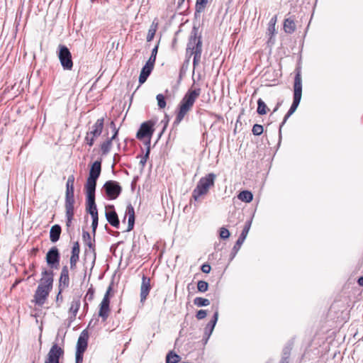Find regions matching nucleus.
<instances>
[{"label": "nucleus", "instance_id": "obj_1", "mask_svg": "<svg viewBox=\"0 0 363 363\" xmlns=\"http://www.w3.org/2000/svg\"><path fill=\"white\" fill-rule=\"evenodd\" d=\"M201 89H189L180 101L176 113L174 125H179L186 115L191 111L194 103L201 94Z\"/></svg>", "mask_w": 363, "mask_h": 363}, {"label": "nucleus", "instance_id": "obj_2", "mask_svg": "<svg viewBox=\"0 0 363 363\" xmlns=\"http://www.w3.org/2000/svg\"><path fill=\"white\" fill-rule=\"evenodd\" d=\"M54 273L52 270L44 269L42 278L34 294V301L38 306H43L49 296L53 286Z\"/></svg>", "mask_w": 363, "mask_h": 363}, {"label": "nucleus", "instance_id": "obj_3", "mask_svg": "<svg viewBox=\"0 0 363 363\" xmlns=\"http://www.w3.org/2000/svg\"><path fill=\"white\" fill-rule=\"evenodd\" d=\"M202 53V40L201 35H199V29L194 26L191 35L189 36L186 49V57L189 62L191 57L194 55L193 66L194 68L197 67L201 61Z\"/></svg>", "mask_w": 363, "mask_h": 363}, {"label": "nucleus", "instance_id": "obj_4", "mask_svg": "<svg viewBox=\"0 0 363 363\" xmlns=\"http://www.w3.org/2000/svg\"><path fill=\"white\" fill-rule=\"evenodd\" d=\"M302 96V79L301 76L300 70H298L294 78V99L293 103L288 111L287 113L285 115L282 123L279 126V134H281V128L284 123L286 122L288 118L296 111L297 109Z\"/></svg>", "mask_w": 363, "mask_h": 363}, {"label": "nucleus", "instance_id": "obj_5", "mask_svg": "<svg viewBox=\"0 0 363 363\" xmlns=\"http://www.w3.org/2000/svg\"><path fill=\"white\" fill-rule=\"evenodd\" d=\"M216 179V175L214 173H209L201 177L192 192V198L198 201L201 196L207 194L210 188L214 186Z\"/></svg>", "mask_w": 363, "mask_h": 363}, {"label": "nucleus", "instance_id": "obj_6", "mask_svg": "<svg viewBox=\"0 0 363 363\" xmlns=\"http://www.w3.org/2000/svg\"><path fill=\"white\" fill-rule=\"evenodd\" d=\"M101 172V161H95L89 170V177L84 185L85 190L96 191V182Z\"/></svg>", "mask_w": 363, "mask_h": 363}, {"label": "nucleus", "instance_id": "obj_7", "mask_svg": "<svg viewBox=\"0 0 363 363\" xmlns=\"http://www.w3.org/2000/svg\"><path fill=\"white\" fill-rule=\"evenodd\" d=\"M57 56L62 68L65 70H72L73 67L72 57L66 45L62 44L58 45Z\"/></svg>", "mask_w": 363, "mask_h": 363}, {"label": "nucleus", "instance_id": "obj_8", "mask_svg": "<svg viewBox=\"0 0 363 363\" xmlns=\"http://www.w3.org/2000/svg\"><path fill=\"white\" fill-rule=\"evenodd\" d=\"M104 118H99L91 126V130L86 133L84 141L89 147L93 146L96 138L101 134L104 128Z\"/></svg>", "mask_w": 363, "mask_h": 363}, {"label": "nucleus", "instance_id": "obj_9", "mask_svg": "<svg viewBox=\"0 0 363 363\" xmlns=\"http://www.w3.org/2000/svg\"><path fill=\"white\" fill-rule=\"evenodd\" d=\"M155 122L152 121H147L141 124L139 130L137 132L136 138L139 140L147 138V140L145 145L146 146H150V139L154 133Z\"/></svg>", "mask_w": 363, "mask_h": 363}, {"label": "nucleus", "instance_id": "obj_10", "mask_svg": "<svg viewBox=\"0 0 363 363\" xmlns=\"http://www.w3.org/2000/svg\"><path fill=\"white\" fill-rule=\"evenodd\" d=\"M102 190L109 200H114L121 194L122 187L118 182L108 180L104 184Z\"/></svg>", "mask_w": 363, "mask_h": 363}, {"label": "nucleus", "instance_id": "obj_11", "mask_svg": "<svg viewBox=\"0 0 363 363\" xmlns=\"http://www.w3.org/2000/svg\"><path fill=\"white\" fill-rule=\"evenodd\" d=\"M74 177L69 176L66 184L65 192V207L74 208Z\"/></svg>", "mask_w": 363, "mask_h": 363}, {"label": "nucleus", "instance_id": "obj_12", "mask_svg": "<svg viewBox=\"0 0 363 363\" xmlns=\"http://www.w3.org/2000/svg\"><path fill=\"white\" fill-rule=\"evenodd\" d=\"M64 349L54 343L47 354L45 363H60V359L64 356Z\"/></svg>", "mask_w": 363, "mask_h": 363}, {"label": "nucleus", "instance_id": "obj_13", "mask_svg": "<svg viewBox=\"0 0 363 363\" xmlns=\"http://www.w3.org/2000/svg\"><path fill=\"white\" fill-rule=\"evenodd\" d=\"M95 192L96 191L94 190H85L86 211L91 217L98 216V211L95 202Z\"/></svg>", "mask_w": 363, "mask_h": 363}, {"label": "nucleus", "instance_id": "obj_14", "mask_svg": "<svg viewBox=\"0 0 363 363\" xmlns=\"http://www.w3.org/2000/svg\"><path fill=\"white\" fill-rule=\"evenodd\" d=\"M46 262L52 269H58L60 266V254L57 247H51L46 254Z\"/></svg>", "mask_w": 363, "mask_h": 363}, {"label": "nucleus", "instance_id": "obj_15", "mask_svg": "<svg viewBox=\"0 0 363 363\" xmlns=\"http://www.w3.org/2000/svg\"><path fill=\"white\" fill-rule=\"evenodd\" d=\"M250 227H251V221L248 220L245 223L241 234L240 235L238 240L236 241L235 244L234 245V246L233 247L232 252H231V257H232L231 259L235 257V255L240 250L242 243L244 242L245 240L246 239V238L247 236V234L249 233Z\"/></svg>", "mask_w": 363, "mask_h": 363}, {"label": "nucleus", "instance_id": "obj_16", "mask_svg": "<svg viewBox=\"0 0 363 363\" xmlns=\"http://www.w3.org/2000/svg\"><path fill=\"white\" fill-rule=\"evenodd\" d=\"M105 216L110 225L116 228H119L120 221L113 205L106 206Z\"/></svg>", "mask_w": 363, "mask_h": 363}, {"label": "nucleus", "instance_id": "obj_17", "mask_svg": "<svg viewBox=\"0 0 363 363\" xmlns=\"http://www.w3.org/2000/svg\"><path fill=\"white\" fill-rule=\"evenodd\" d=\"M82 238L85 245L89 248V251L86 250L85 255L86 256H88L89 254H92L93 263H94L96 260L94 240L92 241L90 233L85 230H83L82 232Z\"/></svg>", "mask_w": 363, "mask_h": 363}, {"label": "nucleus", "instance_id": "obj_18", "mask_svg": "<svg viewBox=\"0 0 363 363\" xmlns=\"http://www.w3.org/2000/svg\"><path fill=\"white\" fill-rule=\"evenodd\" d=\"M151 289L150 279L143 275L140 286V301L144 302Z\"/></svg>", "mask_w": 363, "mask_h": 363}, {"label": "nucleus", "instance_id": "obj_19", "mask_svg": "<svg viewBox=\"0 0 363 363\" xmlns=\"http://www.w3.org/2000/svg\"><path fill=\"white\" fill-rule=\"evenodd\" d=\"M89 334L86 330H84L77 340L76 351L84 352L88 345Z\"/></svg>", "mask_w": 363, "mask_h": 363}, {"label": "nucleus", "instance_id": "obj_20", "mask_svg": "<svg viewBox=\"0 0 363 363\" xmlns=\"http://www.w3.org/2000/svg\"><path fill=\"white\" fill-rule=\"evenodd\" d=\"M110 301H107L106 298H103L99 311V316L102 318L103 321H106L109 315L110 312Z\"/></svg>", "mask_w": 363, "mask_h": 363}, {"label": "nucleus", "instance_id": "obj_21", "mask_svg": "<svg viewBox=\"0 0 363 363\" xmlns=\"http://www.w3.org/2000/svg\"><path fill=\"white\" fill-rule=\"evenodd\" d=\"M69 269H68L67 266H64L61 270L58 287H62V288L66 289L69 286Z\"/></svg>", "mask_w": 363, "mask_h": 363}, {"label": "nucleus", "instance_id": "obj_22", "mask_svg": "<svg viewBox=\"0 0 363 363\" xmlns=\"http://www.w3.org/2000/svg\"><path fill=\"white\" fill-rule=\"evenodd\" d=\"M125 215L128 216L127 232L133 229L135 225V210L132 204L129 203L126 207Z\"/></svg>", "mask_w": 363, "mask_h": 363}, {"label": "nucleus", "instance_id": "obj_23", "mask_svg": "<svg viewBox=\"0 0 363 363\" xmlns=\"http://www.w3.org/2000/svg\"><path fill=\"white\" fill-rule=\"evenodd\" d=\"M154 68V65L149 64L146 62V64L143 66L141 69L140 76H139V83L140 84L145 83L147 79V77L151 74L152 69Z\"/></svg>", "mask_w": 363, "mask_h": 363}, {"label": "nucleus", "instance_id": "obj_24", "mask_svg": "<svg viewBox=\"0 0 363 363\" xmlns=\"http://www.w3.org/2000/svg\"><path fill=\"white\" fill-rule=\"evenodd\" d=\"M218 318V312L216 311L213 314L212 320H210V322L207 324L206 327L205 328L204 335L206 336V340L209 338L211 336L215 325L217 323Z\"/></svg>", "mask_w": 363, "mask_h": 363}, {"label": "nucleus", "instance_id": "obj_25", "mask_svg": "<svg viewBox=\"0 0 363 363\" xmlns=\"http://www.w3.org/2000/svg\"><path fill=\"white\" fill-rule=\"evenodd\" d=\"M62 232L61 226L58 224L52 225L50 230V239L52 242L59 240Z\"/></svg>", "mask_w": 363, "mask_h": 363}, {"label": "nucleus", "instance_id": "obj_26", "mask_svg": "<svg viewBox=\"0 0 363 363\" xmlns=\"http://www.w3.org/2000/svg\"><path fill=\"white\" fill-rule=\"evenodd\" d=\"M296 24L294 19L286 18L284 22V30L286 33L291 34L296 30Z\"/></svg>", "mask_w": 363, "mask_h": 363}, {"label": "nucleus", "instance_id": "obj_27", "mask_svg": "<svg viewBox=\"0 0 363 363\" xmlns=\"http://www.w3.org/2000/svg\"><path fill=\"white\" fill-rule=\"evenodd\" d=\"M238 198L245 203H250L253 199V194L248 190H244L239 193Z\"/></svg>", "mask_w": 363, "mask_h": 363}, {"label": "nucleus", "instance_id": "obj_28", "mask_svg": "<svg viewBox=\"0 0 363 363\" xmlns=\"http://www.w3.org/2000/svg\"><path fill=\"white\" fill-rule=\"evenodd\" d=\"M80 304L81 303L79 297L73 298L69 308V312L72 313L74 318H75L77 315V313L80 307Z\"/></svg>", "mask_w": 363, "mask_h": 363}, {"label": "nucleus", "instance_id": "obj_29", "mask_svg": "<svg viewBox=\"0 0 363 363\" xmlns=\"http://www.w3.org/2000/svg\"><path fill=\"white\" fill-rule=\"evenodd\" d=\"M113 140L108 138L101 144V150L103 155H106L110 152Z\"/></svg>", "mask_w": 363, "mask_h": 363}, {"label": "nucleus", "instance_id": "obj_30", "mask_svg": "<svg viewBox=\"0 0 363 363\" xmlns=\"http://www.w3.org/2000/svg\"><path fill=\"white\" fill-rule=\"evenodd\" d=\"M66 210V225L67 228H69L72 225V221L73 220V217L74 215V208L65 207Z\"/></svg>", "mask_w": 363, "mask_h": 363}, {"label": "nucleus", "instance_id": "obj_31", "mask_svg": "<svg viewBox=\"0 0 363 363\" xmlns=\"http://www.w3.org/2000/svg\"><path fill=\"white\" fill-rule=\"evenodd\" d=\"M291 346H286L282 351V357L280 360V363H289V359L291 355Z\"/></svg>", "mask_w": 363, "mask_h": 363}, {"label": "nucleus", "instance_id": "obj_32", "mask_svg": "<svg viewBox=\"0 0 363 363\" xmlns=\"http://www.w3.org/2000/svg\"><path fill=\"white\" fill-rule=\"evenodd\" d=\"M79 253H80V246L79 242H75L73 244L72 248V255L70 258L79 260Z\"/></svg>", "mask_w": 363, "mask_h": 363}, {"label": "nucleus", "instance_id": "obj_33", "mask_svg": "<svg viewBox=\"0 0 363 363\" xmlns=\"http://www.w3.org/2000/svg\"><path fill=\"white\" fill-rule=\"evenodd\" d=\"M181 359V357L177 354L169 352L166 357V363H178Z\"/></svg>", "mask_w": 363, "mask_h": 363}, {"label": "nucleus", "instance_id": "obj_34", "mask_svg": "<svg viewBox=\"0 0 363 363\" xmlns=\"http://www.w3.org/2000/svg\"><path fill=\"white\" fill-rule=\"evenodd\" d=\"M268 108L266 104L263 101L262 99H259L257 100V111L259 115H264L267 113Z\"/></svg>", "mask_w": 363, "mask_h": 363}, {"label": "nucleus", "instance_id": "obj_35", "mask_svg": "<svg viewBox=\"0 0 363 363\" xmlns=\"http://www.w3.org/2000/svg\"><path fill=\"white\" fill-rule=\"evenodd\" d=\"M194 303L198 307H202L208 306L210 304V301L207 298L196 297L194 300Z\"/></svg>", "mask_w": 363, "mask_h": 363}, {"label": "nucleus", "instance_id": "obj_36", "mask_svg": "<svg viewBox=\"0 0 363 363\" xmlns=\"http://www.w3.org/2000/svg\"><path fill=\"white\" fill-rule=\"evenodd\" d=\"M156 99L157 101V106L160 109H163L166 107L167 103L165 100V97L163 94H159L156 96Z\"/></svg>", "mask_w": 363, "mask_h": 363}, {"label": "nucleus", "instance_id": "obj_37", "mask_svg": "<svg viewBox=\"0 0 363 363\" xmlns=\"http://www.w3.org/2000/svg\"><path fill=\"white\" fill-rule=\"evenodd\" d=\"M208 3V0H196V11L198 13L202 12L206 4Z\"/></svg>", "mask_w": 363, "mask_h": 363}, {"label": "nucleus", "instance_id": "obj_38", "mask_svg": "<svg viewBox=\"0 0 363 363\" xmlns=\"http://www.w3.org/2000/svg\"><path fill=\"white\" fill-rule=\"evenodd\" d=\"M197 289L199 292H206L208 289V284L206 281H199L197 283Z\"/></svg>", "mask_w": 363, "mask_h": 363}, {"label": "nucleus", "instance_id": "obj_39", "mask_svg": "<svg viewBox=\"0 0 363 363\" xmlns=\"http://www.w3.org/2000/svg\"><path fill=\"white\" fill-rule=\"evenodd\" d=\"M150 153V146H147L145 154L141 157V160L140 161V165L143 168L145 166L147 159L149 158V155Z\"/></svg>", "mask_w": 363, "mask_h": 363}, {"label": "nucleus", "instance_id": "obj_40", "mask_svg": "<svg viewBox=\"0 0 363 363\" xmlns=\"http://www.w3.org/2000/svg\"><path fill=\"white\" fill-rule=\"evenodd\" d=\"M264 130L263 126L259 124H255L252 127V132L255 135H260Z\"/></svg>", "mask_w": 363, "mask_h": 363}, {"label": "nucleus", "instance_id": "obj_41", "mask_svg": "<svg viewBox=\"0 0 363 363\" xmlns=\"http://www.w3.org/2000/svg\"><path fill=\"white\" fill-rule=\"evenodd\" d=\"M157 49H158V46L156 45L152 50V53H151V55L149 58V60H147V62H148L150 65L152 64V65H155V60H156V56H157Z\"/></svg>", "mask_w": 363, "mask_h": 363}, {"label": "nucleus", "instance_id": "obj_42", "mask_svg": "<svg viewBox=\"0 0 363 363\" xmlns=\"http://www.w3.org/2000/svg\"><path fill=\"white\" fill-rule=\"evenodd\" d=\"M230 232L227 228L224 227L220 228L219 235L221 239H228L230 237Z\"/></svg>", "mask_w": 363, "mask_h": 363}, {"label": "nucleus", "instance_id": "obj_43", "mask_svg": "<svg viewBox=\"0 0 363 363\" xmlns=\"http://www.w3.org/2000/svg\"><path fill=\"white\" fill-rule=\"evenodd\" d=\"M59 291L56 296V304L57 307H60L61 303L63 301V296H62V291L65 289V288L58 287Z\"/></svg>", "mask_w": 363, "mask_h": 363}, {"label": "nucleus", "instance_id": "obj_44", "mask_svg": "<svg viewBox=\"0 0 363 363\" xmlns=\"http://www.w3.org/2000/svg\"><path fill=\"white\" fill-rule=\"evenodd\" d=\"M91 218H92V224H91L92 233L94 234V236H95L96 230V228L98 226L99 216H94Z\"/></svg>", "mask_w": 363, "mask_h": 363}, {"label": "nucleus", "instance_id": "obj_45", "mask_svg": "<svg viewBox=\"0 0 363 363\" xmlns=\"http://www.w3.org/2000/svg\"><path fill=\"white\" fill-rule=\"evenodd\" d=\"M84 352L76 351L75 354V363H82Z\"/></svg>", "mask_w": 363, "mask_h": 363}, {"label": "nucleus", "instance_id": "obj_46", "mask_svg": "<svg viewBox=\"0 0 363 363\" xmlns=\"http://www.w3.org/2000/svg\"><path fill=\"white\" fill-rule=\"evenodd\" d=\"M207 315V313H206V311L205 310H199L196 314V317L198 320H202L204 318H206Z\"/></svg>", "mask_w": 363, "mask_h": 363}, {"label": "nucleus", "instance_id": "obj_47", "mask_svg": "<svg viewBox=\"0 0 363 363\" xmlns=\"http://www.w3.org/2000/svg\"><path fill=\"white\" fill-rule=\"evenodd\" d=\"M94 293V291L92 288L89 289L85 296V299H87L88 301H91L93 299Z\"/></svg>", "mask_w": 363, "mask_h": 363}, {"label": "nucleus", "instance_id": "obj_48", "mask_svg": "<svg viewBox=\"0 0 363 363\" xmlns=\"http://www.w3.org/2000/svg\"><path fill=\"white\" fill-rule=\"evenodd\" d=\"M201 269L203 273L208 274L211 272V267L208 263H205L201 266Z\"/></svg>", "mask_w": 363, "mask_h": 363}, {"label": "nucleus", "instance_id": "obj_49", "mask_svg": "<svg viewBox=\"0 0 363 363\" xmlns=\"http://www.w3.org/2000/svg\"><path fill=\"white\" fill-rule=\"evenodd\" d=\"M112 286H113V283H111V284L108 286V289H107V290H106V294H105V295H104V298H106L107 301H110L111 292V291H112V289H113Z\"/></svg>", "mask_w": 363, "mask_h": 363}, {"label": "nucleus", "instance_id": "obj_50", "mask_svg": "<svg viewBox=\"0 0 363 363\" xmlns=\"http://www.w3.org/2000/svg\"><path fill=\"white\" fill-rule=\"evenodd\" d=\"M155 32L156 30L154 29V30H152V29H150L149 31H148V33H147V42H150L151 41L155 35Z\"/></svg>", "mask_w": 363, "mask_h": 363}, {"label": "nucleus", "instance_id": "obj_51", "mask_svg": "<svg viewBox=\"0 0 363 363\" xmlns=\"http://www.w3.org/2000/svg\"><path fill=\"white\" fill-rule=\"evenodd\" d=\"M79 260H77V259H69V263H70V268L72 269H74L76 268V266H77V263Z\"/></svg>", "mask_w": 363, "mask_h": 363}, {"label": "nucleus", "instance_id": "obj_52", "mask_svg": "<svg viewBox=\"0 0 363 363\" xmlns=\"http://www.w3.org/2000/svg\"><path fill=\"white\" fill-rule=\"evenodd\" d=\"M35 264L34 262L31 263L30 265H29V267H28V271H30V272H33V274L31 275V277L34 276L35 275ZM30 277H28V279Z\"/></svg>", "mask_w": 363, "mask_h": 363}, {"label": "nucleus", "instance_id": "obj_53", "mask_svg": "<svg viewBox=\"0 0 363 363\" xmlns=\"http://www.w3.org/2000/svg\"><path fill=\"white\" fill-rule=\"evenodd\" d=\"M98 321V319H91L89 323L88 327L94 328L97 324Z\"/></svg>", "mask_w": 363, "mask_h": 363}, {"label": "nucleus", "instance_id": "obj_54", "mask_svg": "<svg viewBox=\"0 0 363 363\" xmlns=\"http://www.w3.org/2000/svg\"><path fill=\"white\" fill-rule=\"evenodd\" d=\"M276 22H277V16H274V17H272L271 18L269 25H271V27L272 28H274V26H275Z\"/></svg>", "mask_w": 363, "mask_h": 363}, {"label": "nucleus", "instance_id": "obj_55", "mask_svg": "<svg viewBox=\"0 0 363 363\" xmlns=\"http://www.w3.org/2000/svg\"><path fill=\"white\" fill-rule=\"evenodd\" d=\"M113 132V135L111 138H110L111 140H115L117 138L118 133V129L117 128H115V130H112Z\"/></svg>", "mask_w": 363, "mask_h": 363}, {"label": "nucleus", "instance_id": "obj_56", "mask_svg": "<svg viewBox=\"0 0 363 363\" xmlns=\"http://www.w3.org/2000/svg\"><path fill=\"white\" fill-rule=\"evenodd\" d=\"M268 31L270 34L273 35L275 31V26H274V28H272L271 25H269Z\"/></svg>", "mask_w": 363, "mask_h": 363}, {"label": "nucleus", "instance_id": "obj_57", "mask_svg": "<svg viewBox=\"0 0 363 363\" xmlns=\"http://www.w3.org/2000/svg\"><path fill=\"white\" fill-rule=\"evenodd\" d=\"M357 283L359 286H363V277H360L358 280Z\"/></svg>", "mask_w": 363, "mask_h": 363}, {"label": "nucleus", "instance_id": "obj_58", "mask_svg": "<svg viewBox=\"0 0 363 363\" xmlns=\"http://www.w3.org/2000/svg\"><path fill=\"white\" fill-rule=\"evenodd\" d=\"M110 125V128H111L112 130H115V128H116V124H115L114 121H111V122L110 123V125Z\"/></svg>", "mask_w": 363, "mask_h": 363}, {"label": "nucleus", "instance_id": "obj_59", "mask_svg": "<svg viewBox=\"0 0 363 363\" xmlns=\"http://www.w3.org/2000/svg\"><path fill=\"white\" fill-rule=\"evenodd\" d=\"M280 106H281V103H279V102L277 103V104L276 105L275 108L273 110V112L277 111V110L279 109Z\"/></svg>", "mask_w": 363, "mask_h": 363}, {"label": "nucleus", "instance_id": "obj_60", "mask_svg": "<svg viewBox=\"0 0 363 363\" xmlns=\"http://www.w3.org/2000/svg\"><path fill=\"white\" fill-rule=\"evenodd\" d=\"M21 281V279L16 280V282L14 283V284L13 285V287H14L15 286L18 284Z\"/></svg>", "mask_w": 363, "mask_h": 363}, {"label": "nucleus", "instance_id": "obj_61", "mask_svg": "<svg viewBox=\"0 0 363 363\" xmlns=\"http://www.w3.org/2000/svg\"><path fill=\"white\" fill-rule=\"evenodd\" d=\"M118 157L119 158V155L116 154V155H114V161H116V160H118Z\"/></svg>", "mask_w": 363, "mask_h": 363}, {"label": "nucleus", "instance_id": "obj_62", "mask_svg": "<svg viewBox=\"0 0 363 363\" xmlns=\"http://www.w3.org/2000/svg\"><path fill=\"white\" fill-rule=\"evenodd\" d=\"M118 157L119 158V155L116 154V155H114V161H116V160H118Z\"/></svg>", "mask_w": 363, "mask_h": 363}, {"label": "nucleus", "instance_id": "obj_63", "mask_svg": "<svg viewBox=\"0 0 363 363\" xmlns=\"http://www.w3.org/2000/svg\"><path fill=\"white\" fill-rule=\"evenodd\" d=\"M165 127L163 128L162 131L159 134V138L161 137L162 134L164 132V130Z\"/></svg>", "mask_w": 363, "mask_h": 363}, {"label": "nucleus", "instance_id": "obj_64", "mask_svg": "<svg viewBox=\"0 0 363 363\" xmlns=\"http://www.w3.org/2000/svg\"><path fill=\"white\" fill-rule=\"evenodd\" d=\"M88 308V304L86 303L84 304V308Z\"/></svg>", "mask_w": 363, "mask_h": 363}]
</instances>
